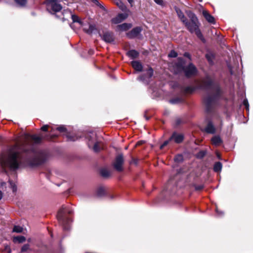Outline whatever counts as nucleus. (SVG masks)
<instances>
[{
  "instance_id": "obj_57",
  "label": "nucleus",
  "mask_w": 253,
  "mask_h": 253,
  "mask_svg": "<svg viewBox=\"0 0 253 253\" xmlns=\"http://www.w3.org/2000/svg\"><path fill=\"white\" fill-rule=\"evenodd\" d=\"M127 1L130 4L133 2V0H127Z\"/></svg>"
},
{
  "instance_id": "obj_26",
  "label": "nucleus",
  "mask_w": 253,
  "mask_h": 253,
  "mask_svg": "<svg viewBox=\"0 0 253 253\" xmlns=\"http://www.w3.org/2000/svg\"><path fill=\"white\" fill-rule=\"evenodd\" d=\"M184 121L181 118H177L175 119L173 126L174 127L177 128L181 125L184 124Z\"/></svg>"
},
{
  "instance_id": "obj_45",
  "label": "nucleus",
  "mask_w": 253,
  "mask_h": 253,
  "mask_svg": "<svg viewBox=\"0 0 253 253\" xmlns=\"http://www.w3.org/2000/svg\"><path fill=\"white\" fill-rule=\"evenodd\" d=\"M243 104L245 106L246 110H249V104L247 99L244 100Z\"/></svg>"
},
{
  "instance_id": "obj_4",
  "label": "nucleus",
  "mask_w": 253,
  "mask_h": 253,
  "mask_svg": "<svg viewBox=\"0 0 253 253\" xmlns=\"http://www.w3.org/2000/svg\"><path fill=\"white\" fill-rule=\"evenodd\" d=\"M177 60L174 65V74L178 75L183 72L185 77L188 79L197 74V69L192 63L185 66L186 61L183 58L179 57Z\"/></svg>"
},
{
  "instance_id": "obj_60",
  "label": "nucleus",
  "mask_w": 253,
  "mask_h": 253,
  "mask_svg": "<svg viewBox=\"0 0 253 253\" xmlns=\"http://www.w3.org/2000/svg\"><path fill=\"white\" fill-rule=\"evenodd\" d=\"M51 131H54V129H53V128H52Z\"/></svg>"
},
{
  "instance_id": "obj_3",
  "label": "nucleus",
  "mask_w": 253,
  "mask_h": 253,
  "mask_svg": "<svg viewBox=\"0 0 253 253\" xmlns=\"http://www.w3.org/2000/svg\"><path fill=\"white\" fill-rule=\"evenodd\" d=\"M174 9L178 18L184 24L188 31L191 34L195 33L198 38H199L203 43H205L206 42V40L204 37L199 28L200 23L196 14L193 12H190L188 14V16L190 18V21H188L183 12L177 6H175Z\"/></svg>"
},
{
  "instance_id": "obj_33",
  "label": "nucleus",
  "mask_w": 253,
  "mask_h": 253,
  "mask_svg": "<svg viewBox=\"0 0 253 253\" xmlns=\"http://www.w3.org/2000/svg\"><path fill=\"white\" fill-rule=\"evenodd\" d=\"M99 143L98 142H96L93 144L92 149L93 151L95 153L99 152L101 149V147L99 145Z\"/></svg>"
},
{
  "instance_id": "obj_49",
  "label": "nucleus",
  "mask_w": 253,
  "mask_h": 253,
  "mask_svg": "<svg viewBox=\"0 0 253 253\" xmlns=\"http://www.w3.org/2000/svg\"><path fill=\"white\" fill-rule=\"evenodd\" d=\"M154 1L158 4L160 5H164V1L163 0H154Z\"/></svg>"
},
{
  "instance_id": "obj_36",
  "label": "nucleus",
  "mask_w": 253,
  "mask_h": 253,
  "mask_svg": "<svg viewBox=\"0 0 253 253\" xmlns=\"http://www.w3.org/2000/svg\"><path fill=\"white\" fill-rule=\"evenodd\" d=\"M192 186L194 187L195 191H201L204 188V186L203 184L197 185L196 184L193 183L192 184Z\"/></svg>"
},
{
  "instance_id": "obj_47",
  "label": "nucleus",
  "mask_w": 253,
  "mask_h": 253,
  "mask_svg": "<svg viewBox=\"0 0 253 253\" xmlns=\"http://www.w3.org/2000/svg\"><path fill=\"white\" fill-rule=\"evenodd\" d=\"M91 1L95 4L98 6H99L100 8H102L103 6L99 3L98 0H91Z\"/></svg>"
},
{
  "instance_id": "obj_55",
  "label": "nucleus",
  "mask_w": 253,
  "mask_h": 253,
  "mask_svg": "<svg viewBox=\"0 0 253 253\" xmlns=\"http://www.w3.org/2000/svg\"><path fill=\"white\" fill-rule=\"evenodd\" d=\"M3 197V193L0 190V200L2 199Z\"/></svg>"
},
{
  "instance_id": "obj_52",
  "label": "nucleus",
  "mask_w": 253,
  "mask_h": 253,
  "mask_svg": "<svg viewBox=\"0 0 253 253\" xmlns=\"http://www.w3.org/2000/svg\"><path fill=\"white\" fill-rule=\"evenodd\" d=\"M6 185V183L5 182H2L0 183V187L5 186Z\"/></svg>"
},
{
  "instance_id": "obj_39",
  "label": "nucleus",
  "mask_w": 253,
  "mask_h": 253,
  "mask_svg": "<svg viewBox=\"0 0 253 253\" xmlns=\"http://www.w3.org/2000/svg\"><path fill=\"white\" fill-rule=\"evenodd\" d=\"M12 231L13 232L20 233L23 231V228L20 226L15 225Z\"/></svg>"
},
{
  "instance_id": "obj_53",
  "label": "nucleus",
  "mask_w": 253,
  "mask_h": 253,
  "mask_svg": "<svg viewBox=\"0 0 253 253\" xmlns=\"http://www.w3.org/2000/svg\"><path fill=\"white\" fill-rule=\"evenodd\" d=\"M132 162L134 164L137 165V160L135 159H132Z\"/></svg>"
},
{
  "instance_id": "obj_10",
  "label": "nucleus",
  "mask_w": 253,
  "mask_h": 253,
  "mask_svg": "<svg viewBox=\"0 0 253 253\" xmlns=\"http://www.w3.org/2000/svg\"><path fill=\"white\" fill-rule=\"evenodd\" d=\"M142 31L141 27L137 26L133 28L131 31L127 32L126 36L130 39H132L137 37Z\"/></svg>"
},
{
  "instance_id": "obj_38",
  "label": "nucleus",
  "mask_w": 253,
  "mask_h": 253,
  "mask_svg": "<svg viewBox=\"0 0 253 253\" xmlns=\"http://www.w3.org/2000/svg\"><path fill=\"white\" fill-rule=\"evenodd\" d=\"M8 182L10 184V188L12 189L13 192H16L17 191L16 185L15 184L14 182H13V181L11 180H9Z\"/></svg>"
},
{
  "instance_id": "obj_1",
  "label": "nucleus",
  "mask_w": 253,
  "mask_h": 253,
  "mask_svg": "<svg viewBox=\"0 0 253 253\" xmlns=\"http://www.w3.org/2000/svg\"><path fill=\"white\" fill-rule=\"evenodd\" d=\"M48 156L45 151L36 152L33 147L23 143L19 146L17 151L13 152L8 155L2 165L12 171L16 170L20 167L34 169L45 163Z\"/></svg>"
},
{
  "instance_id": "obj_2",
  "label": "nucleus",
  "mask_w": 253,
  "mask_h": 253,
  "mask_svg": "<svg viewBox=\"0 0 253 253\" xmlns=\"http://www.w3.org/2000/svg\"><path fill=\"white\" fill-rule=\"evenodd\" d=\"M198 88L203 90H211L213 93L205 97L203 102L205 106V111L207 113H211L213 111L215 105L223 98L224 91L219 83H215L211 78L207 75L205 77L198 86Z\"/></svg>"
},
{
  "instance_id": "obj_24",
  "label": "nucleus",
  "mask_w": 253,
  "mask_h": 253,
  "mask_svg": "<svg viewBox=\"0 0 253 253\" xmlns=\"http://www.w3.org/2000/svg\"><path fill=\"white\" fill-rule=\"evenodd\" d=\"M72 20L74 23H78L80 25H83V22L81 20L80 17L75 14L72 15Z\"/></svg>"
},
{
  "instance_id": "obj_54",
  "label": "nucleus",
  "mask_w": 253,
  "mask_h": 253,
  "mask_svg": "<svg viewBox=\"0 0 253 253\" xmlns=\"http://www.w3.org/2000/svg\"><path fill=\"white\" fill-rule=\"evenodd\" d=\"M139 78L140 80L143 81L145 79L144 75H141L140 76Z\"/></svg>"
},
{
  "instance_id": "obj_44",
  "label": "nucleus",
  "mask_w": 253,
  "mask_h": 253,
  "mask_svg": "<svg viewBox=\"0 0 253 253\" xmlns=\"http://www.w3.org/2000/svg\"><path fill=\"white\" fill-rule=\"evenodd\" d=\"M206 58L209 62L211 63L212 62V59L214 58V57L212 55H210V54H207L206 55Z\"/></svg>"
},
{
  "instance_id": "obj_30",
  "label": "nucleus",
  "mask_w": 253,
  "mask_h": 253,
  "mask_svg": "<svg viewBox=\"0 0 253 253\" xmlns=\"http://www.w3.org/2000/svg\"><path fill=\"white\" fill-rule=\"evenodd\" d=\"M174 161L176 163H181L183 161V157L182 154H177L175 156Z\"/></svg>"
},
{
  "instance_id": "obj_31",
  "label": "nucleus",
  "mask_w": 253,
  "mask_h": 253,
  "mask_svg": "<svg viewBox=\"0 0 253 253\" xmlns=\"http://www.w3.org/2000/svg\"><path fill=\"white\" fill-rule=\"evenodd\" d=\"M95 30H96L95 25H89V28L88 29H84V31L86 33L91 34Z\"/></svg>"
},
{
  "instance_id": "obj_8",
  "label": "nucleus",
  "mask_w": 253,
  "mask_h": 253,
  "mask_svg": "<svg viewBox=\"0 0 253 253\" xmlns=\"http://www.w3.org/2000/svg\"><path fill=\"white\" fill-rule=\"evenodd\" d=\"M99 35L101 39L106 43H113L115 42V35L112 31H102V33H99Z\"/></svg>"
},
{
  "instance_id": "obj_14",
  "label": "nucleus",
  "mask_w": 253,
  "mask_h": 253,
  "mask_svg": "<svg viewBox=\"0 0 253 253\" xmlns=\"http://www.w3.org/2000/svg\"><path fill=\"white\" fill-rule=\"evenodd\" d=\"M131 65L132 68L137 72H141L143 70V66L139 61H132L131 62Z\"/></svg>"
},
{
  "instance_id": "obj_18",
  "label": "nucleus",
  "mask_w": 253,
  "mask_h": 253,
  "mask_svg": "<svg viewBox=\"0 0 253 253\" xmlns=\"http://www.w3.org/2000/svg\"><path fill=\"white\" fill-rule=\"evenodd\" d=\"M198 88V87L187 86L183 88L182 91L186 94H192Z\"/></svg>"
},
{
  "instance_id": "obj_41",
  "label": "nucleus",
  "mask_w": 253,
  "mask_h": 253,
  "mask_svg": "<svg viewBox=\"0 0 253 253\" xmlns=\"http://www.w3.org/2000/svg\"><path fill=\"white\" fill-rule=\"evenodd\" d=\"M177 55V53L174 50H171L168 54V56L171 58H175Z\"/></svg>"
},
{
  "instance_id": "obj_13",
  "label": "nucleus",
  "mask_w": 253,
  "mask_h": 253,
  "mask_svg": "<svg viewBox=\"0 0 253 253\" xmlns=\"http://www.w3.org/2000/svg\"><path fill=\"white\" fill-rule=\"evenodd\" d=\"M205 131L209 134H214L215 133V128L211 121H209L205 128Z\"/></svg>"
},
{
  "instance_id": "obj_22",
  "label": "nucleus",
  "mask_w": 253,
  "mask_h": 253,
  "mask_svg": "<svg viewBox=\"0 0 253 253\" xmlns=\"http://www.w3.org/2000/svg\"><path fill=\"white\" fill-rule=\"evenodd\" d=\"M100 174L103 178H108L110 176V171L106 169H102L100 170Z\"/></svg>"
},
{
  "instance_id": "obj_34",
  "label": "nucleus",
  "mask_w": 253,
  "mask_h": 253,
  "mask_svg": "<svg viewBox=\"0 0 253 253\" xmlns=\"http://www.w3.org/2000/svg\"><path fill=\"white\" fill-rule=\"evenodd\" d=\"M56 130L60 132L68 133L67 128L63 125H61L56 128Z\"/></svg>"
},
{
  "instance_id": "obj_19",
  "label": "nucleus",
  "mask_w": 253,
  "mask_h": 253,
  "mask_svg": "<svg viewBox=\"0 0 253 253\" xmlns=\"http://www.w3.org/2000/svg\"><path fill=\"white\" fill-rule=\"evenodd\" d=\"M96 194L97 196L99 197L106 195V188L103 186L99 187L96 190Z\"/></svg>"
},
{
  "instance_id": "obj_28",
  "label": "nucleus",
  "mask_w": 253,
  "mask_h": 253,
  "mask_svg": "<svg viewBox=\"0 0 253 253\" xmlns=\"http://www.w3.org/2000/svg\"><path fill=\"white\" fill-rule=\"evenodd\" d=\"M58 137L57 134L46 135L44 136V138L48 141H53L54 139Z\"/></svg>"
},
{
  "instance_id": "obj_6",
  "label": "nucleus",
  "mask_w": 253,
  "mask_h": 253,
  "mask_svg": "<svg viewBox=\"0 0 253 253\" xmlns=\"http://www.w3.org/2000/svg\"><path fill=\"white\" fill-rule=\"evenodd\" d=\"M45 3L47 11L51 14H55L62 9V6L59 0H46Z\"/></svg>"
},
{
  "instance_id": "obj_51",
  "label": "nucleus",
  "mask_w": 253,
  "mask_h": 253,
  "mask_svg": "<svg viewBox=\"0 0 253 253\" xmlns=\"http://www.w3.org/2000/svg\"><path fill=\"white\" fill-rule=\"evenodd\" d=\"M5 250L6 251H7L8 253H11V249H10V247L9 246H5Z\"/></svg>"
},
{
  "instance_id": "obj_9",
  "label": "nucleus",
  "mask_w": 253,
  "mask_h": 253,
  "mask_svg": "<svg viewBox=\"0 0 253 253\" xmlns=\"http://www.w3.org/2000/svg\"><path fill=\"white\" fill-rule=\"evenodd\" d=\"M184 139V135L183 133H178L176 131L172 132L170 136V140L176 144L181 143Z\"/></svg>"
},
{
  "instance_id": "obj_32",
  "label": "nucleus",
  "mask_w": 253,
  "mask_h": 253,
  "mask_svg": "<svg viewBox=\"0 0 253 253\" xmlns=\"http://www.w3.org/2000/svg\"><path fill=\"white\" fill-rule=\"evenodd\" d=\"M171 104H177L183 101V99L180 97H175L169 100Z\"/></svg>"
},
{
  "instance_id": "obj_50",
  "label": "nucleus",
  "mask_w": 253,
  "mask_h": 253,
  "mask_svg": "<svg viewBox=\"0 0 253 253\" xmlns=\"http://www.w3.org/2000/svg\"><path fill=\"white\" fill-rule=\"evenodd\" d=\"M227 67L229 70L230 73L231 75H233V70L230 64L227 65Z\"/></svg>"
},
{
  "instance_id": "obj_29",
  "label": "nucleus",
  "mask_w": 253,
  "mask_h": 253,
  "mask_svg": "<svg viewBox=\"0 0 253 253\" xmlns=\"http://www.w3.org/2000/svg\"><path fill=\"white\" fill-rule=\"evenodd\" d=\"M86 138L88 140L87 142V145L90 148L91 145H93L94 140V137L93 136H91L90 135H88L86 136Z\"/></svg>"
},
{
  "instance_id": "obj_5",
  "label": "nucleus",
  "mask_w": 253,
  "mask_h": 253,
  "mask_svg": "<svg viewBox=\"0 0 253 253\" xmlns=\"http://www.w3.org/2000/svg\"><path fill=\"white\" fill-rule=\"evenodd\" d=\"M73 213V211L69 207L63 205L58 211L57 214V218L62 226L64 230H68L69 228V223L72 221L69 215Z\"/></svg>"
},
{
  "instance_id": "obj_20",
  "label": "nucleus",
  "mask_w": 253,
  "mask_h": 253,
  "mask_svg": "<svg viewBox=\"0 0 253 253\" xmlns=\"http://www.w3.org/2000/svg\"><path fill=\"white\" fill-rule=\"evenodd\" d=\"M222 168V164L220 162H215L213 165V169L214 172H218L221 171Z\"/></svg>"
},
{
  "instance_id": "obj_43",
  "label": "nucleus",
  "mask_w": 253,
  "mask_h": 253,
  "mask_svg": "<svg viewBox=\"0 0 253 253\" xmlns=\"http://www.w3.org/2000/svg\"><path fill=\"white\" fill-rule=\"evenodd\" d=\"M30 247V245L28 244H26L24 245L21 248V252H26Z\"/></svg>"
},
{
  "instance_id": "obj_40",
  "label": "nucleus",
  "mask_w": 253,
  "mask_h": 253,
  "mask_svg": "<svg viewBox=\"0 0 253 253\" xmlns=\"http://www.w3.org/2000/svg\"><path fill=\"white\" fill-rule=\"evenodd\" d=\"M66 137L67 138V141H75L76 140L75 136L71 135L68 132L66 134Z\"/></svg>"
},
{
  "instance_id": "obj_58",
  "label": "nucleus",
  "mask_w": 253,
  "mask_h": 253,
  "mask_svg": "<svg viewBox=\"0 0 253 253\" xmlns=\"http://www.w3.org/2000/svg\"><path fill=\"white\" fill-rule=\"evenodd\" d=\"M145 119H146V120L147 121L149 120V119H150V117H147V116H145Z\"/></svg>"
},
{
  "instance_id": "obj_23",
  "label": "nucleus",
  "mask_w": 253,
  "mask_h": 253,
  "mask_svg": "<svg viewBox=\"0 0 253 253\" xmlns=\"http://www.w3.org/2000/svg\"><path fill=\"white\" fill-rule=\"evenodd\" d=\"M26 238L23 236H18L14 237L13 239L14 243L18 242L19 243H22L26 241Z\"/></svg>"
},
{
  "instance_id": "obj_15",
  "label": "nucleus",
  "mask_w": 253,
  "mask_h": 253,
  "mask_svg": "<svg viewBox=\"0 0 253 253\" xmlns=\"http://www.w3.org/2000/svg\"><path fill=\"white\" fill-rule=\"evenodd\" d=\"M126 16L123 13H120L118 16L111 19V22L113 24H117L121 23L123 20L126 18Z\"/></svg>"
},
{
  "instance_id": "obj_59",
  "label": "nucleus",
  "mask_w": 253,
  "mask_h": 253,
  "mask_svg": "<svg viewBox=\"0 0 253 253\" xmlns=\"http://www.w3.org/2000/svg\"><path fill=\"white\" fill-rule=\"evenodd\" d=\"M140 144V142H137V144H138V145H139Z\"/></svg>"
},
{
  "instance_id": "obj_17",
  "label": "nucleus",
  "mask_w": 253,
  "mask_h": 253,
  "mask_svg": "<svg viewBox=\"0 0 253 253\" xmlns=\"http://www.w3.org/2000/svg\"><path fill=\"white\" fill-rule=\"evenodd\" d=\"M211 143L215 146H219L222 143V140L219 135H215L211 139Z\"/></svg>"
},
{
  "instance_id": "obj_56",
  "label": "nucleus",
  "mask_w": 253,
  "mask_h": 253,
  "mask_svg": "<svg viewBox=\"0 0 253 253\" xmlns=\"http://www.w3.org/2000/svg\"><path fill=\"white\" fill-rule=\"evenodd\" d=\"M216 155H217V158L219 159H221V156L219 153H217Z\"/></svg>"
},
{
  "instance_id": "obj_35",
  "label": "nucleus",
  "mask_w": 253,
  "mask_h": 253,
  "mask_svg": "<svg viewBox=\"0 0 253 253\" xmlns=\"http://www.w3.org/2000/svg\"><path fill=\"white\" fill-rule=\"evenodd\" d=\"M147 76L148 79H150L152 77L154 74V70L151 67H149L148 69L146 70Z\"/></svg>"
},
{
  "instance_id": "obj_46",
  "label": "nucleus",
  "mask_w": 253,
  "mask_h": 253,
  "mask_svg": "<svg viewBox=\"0 0 253 253\" xmlns=\"http://www.w3.org/2000/svg\"><path fill=\"white\" fill-rule=\"evenodd\" d=\"M49 127V126L47 125H43L41 128V130L43 131H45V132H46L48 130V128Z\"/></svg>"
},
{
  "instance_id": "obj_37",
  "label": "nucleus",
  "mask_w": 253,
  "mask_h": 253,
  "mask_svg": "<svg viewBox=\"0 0 253 253\" xmlns=\"http://www.w3.org/2000/svg\"><path fill=\"white\" fill-rule=\"evenodd\" d=\"M14 1L20 6H24L26 5L27 0H14Z\"/></svg>"
},
{
  "instance_id": "obj_16",
  "label": "nucleus",
  "mask_w": 253,
  "mask_h": 253,
  "mask_svg": "<svg viewBox=\"0 0 253 253\" xmlns=\"http://www.w3.org/2000/svg\"><path fill=\"white\" fill-rule=\"evenodd\" d=\"M126 54L128 57L131 58L132 59H134L139 56V53L135 49H131L128 50L126 52Z\"/></svg>"
},
{
  "instance_id": "obj_11",
  "label": "nucleus",
  "mask_w": 253,
  "mask_h": 253,
  "mask_svg": "<svg viewBox=\"0 0 253 253\" xmlns=\"http://www.w3.org/2000/svg\"><path fill=\"white\" fill-rule=\"evenodd\" d=\"M132 26L131 23H124L122 24H120L116 27V31L123 32L126 31L130 29Z\"/></svg>"
},
{
  "instance_id": "obj_21",
  "label": "nucleus",
  "mask_w": 253,
  "mask_h": 253,
  "mask_svg": "<svg viewBox=\"0 0 253 253\" xmlns=\"http://www.w3.org/2000/svg\"><path fill=\"white\" fill-rule=\"evenodd\" d=\"M115 3L122 11L126 10V6L121 0H115Z\"/></svg>"
},
{
  "instance_id": "obj_12",
  "label": "nucleus",
  "mask_w": 253,
  "mask_h": 253,
  "mask_svg": "<svg viewBox=\"0 0 253 253\" xmlns=\"http://www.w3.org/2000/svg\"><path fill=\"white\" fill-rule=\"evenodd\" d=\"M202 14L205 19L210 23L214 24L215 23V18L212 16L208 11L203 10Z\"/></svg>"
},
{
  "instance_id": "obj_48",
  "label": "nucleus",
  "mask_w": 253,
  "mask_h": 253,
  "mask_svg": "<svg viewBox=\"0 0 253 253\" xmlns=\"http://www.w3.org/2000/svg\"><path fill=\"white\" fill-rule=\"evenodd\" d=\"M183 56L186 58H188L190 60H191V56L189 52H184L183 54Z\"/></svg>"
},
{
  "instance_id": "obj_25",
  "label": "nucleus",
  "mask_w": 253,
  "mask_h": 253,
  "mask_svg": "<svg viewBox=\"0 0 253 253\" xmlns=\"http://www.w3.org/2000/svg\"><path fill=\"white\" fill-rule=\"evenodd\" d=\"M30 138L35 143L37 144L40 143L42 140V138L41 137L37 136L36 134L30 135Z\"/></svg>"
},
{
  "instance_id": "obj_7",
  "label": "nucleus",
  "mask_w": 253,
  "mask_h": 253,
  "mask_svg": "<svg viewBox=\"0 0 253 253\" xmlns=\"http://www.w3.org/2000/svg\"><path fill=\"white\" fill-rule=\"evenodd\" d=\"M125 160L124 155L122 153L119 154L115 158L113 163L114 169L118 172H122L123 171V165L124 164Z\"/></svg>"
},
{
  "instance_id": "obj_42",
  "label": "nucleus",
  "mask_w": 253,
  "mask_h": 253,
  "mask_svg": "<svg viewBox=\"0 0 253 253\" xmlns=\"http://www.w3.org/2000/svg\"><path fill=\"white\" fill-rule=\"evenodd\" d=\"M171 141V140H170V137L169 139L165 141L160 146V149H163L165 146H166Z\"/></svg>"
},
{
  "instance_id": "obj_27",
  "label": "nucleus",
  "mask_w": 253,
  "mask_h": 253,
  "mask_svg": "<svg viewBox=\"0 0 253 253\" xmlns=\"http://www.w3.org/2000/svg\"><path fill=\"white\" fill-rule=\"evenodd\" d=\"M207 154L206 150H201L196 155L197 158L199 159H203Z\"/></svg>"
}]
</instances>
